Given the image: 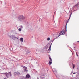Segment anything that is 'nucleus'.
<instances>
[{
    "label": "nucleus",
    "mask_w": 79,
    "mask_h": 79,
    "mask_svg": "<svg viewBox=\"0 0 79 79\" xmlns=\"http://www.w3.org/2000/svg\"><path fill=\"white\" fill-rule=\"evenodd\" d=\"M25 18L23 15H20L18 17V21H22V20H23Z\"/></svg>",
    "instance_id": "obj_1"
},
{
    "label": "nucleus",
    "mask_w": 79,
    "mask_h": 79,
    "mask_svg": "<svg viewBox=\"0 0 79 79\" xmlns=\"http://www.w3.org/2000/svg\"><path fill=\"white\" fill-rule=\"evenodd\" d=\"M65 32H66L65 30H63L60 33H59V35L60 36L62 35H64V34H65Z\"/></svg>",
    "instance_id": "obj_2"
},
{
    "label": "nucleus",
    "mask_w": 79,
    "mask_h": 79,
    "mask_svg": "<svg viewBox=\"0 0 79 79\" xmlns=\"http://www.w3.org/2000/svg\"><path fill=\"white\" fill-rule=\"evenodd\" d=\"M20 73L19 72L14 73V74L16 75L19 76V75H20Z\"/></svg>",
    "instance_id": "obj_3"
},
{
    "label": "nucleus",
    "mask_w": 79,
    "mask_h": 79,
    "mask_svg": "<svg viewBox=\"0 0 79 79\" xmlns=\"http://www.w3.org/2000/svg\"><path fill=\"white\" fill-rule=\"evenodd\" d=\"M49 58L50 59V60H49V64L50 65V64H51L52 63V58H51V57H49Z\"/></svg>",
    "instance_id": "obj_4"
},
{
    "label": "nucleus",
    "mask_w": 79,
    "mask_h": 79,
    "mask_svg": "<svg viewBox=\"0 0 79 79\" xmlns=\"http://www.w3.org/2000/svg\"><path fill=\"white\" fill-rule=\"evenodd\" d=\"M2 74H5L6 76V77H7V78H8V77H9V75L8 73H2Z\"/></svg>",
    "instance_id": "obj_5"
},
{
    "label": "nucleus",
    "mask_w": 79,
    "mask_h": 79,
    "mask_svg": "<svg viewBox=\"0 0 79 79\" xmlns=\"http://www.w3.org/2000/svg\"><path fill=\"white\" fill-rule=\"evenodd\" d=\"M24 68L23 69L24 70V72H27V67H26L25 66L23 67Z\"/></svg>",
    "instance_id": "obj_6"
},
{
    "label": "nucleus",
    "mask_w": 79,
    "mask_h": 79,
    "mask_svg": "<svg viewBox=\"0 0 79 79\" xmlns=\"http://www.w3.org/2000/svg\"><path fill=\"white\" fill-rule=\"evenodd\" d=\"M31 78V76L29 74H27L26 75V78Z\"/></svg>",
    "instance_id": "obj_7"
},
{
    "label": "nucleus",
    "mask_w": 79,
    "mask_h": 79,
    "mask_svg": "<svg viewBox=\"0 0 79 79\" xmlns=\"http://www.w3.org/2000/svg\"><path fill=\"white\" fill-rule=\"evenodd\" d=\"M12 39H18V37H16L14 35H12Z\"/></svg>",
    "instance_id": "obj_8"
},
{
    "label": "nucleus",
    "mask_w": 79,
    "mask_h": 79,
    "mask_svg": "<svg viewBox=\"0 0 79 79\" xmlns=\"http://www.w3.org/2000/svg\"><path fill=\"white\" fill-rule=\"evenodd\" d=\"M8 74H9V77H11L12 75L11 74V72H9Z\"/></svg>",
    "instance_id": "obj_9"
},
{
    "label": "nucleus",
    "mask_w": 79,
    "mask_h": 79,
    "mask_svg": "<svg viewBox=\"0 0 79 79\" xmlns=\"http://www.w3.org/2000/svg\"><path fill=\"white\" fill-rule=\"evenodd\" d=\"M79 5V2L77 3V4H76L75 6V7H77V6H78V5Z\"/></svg>",
    "instance_id": "obj_10"
},
{
    "label": "nucleus",
    "mask_w": 79,
    "mask_h": 79,
    "mask_svg": "<svg viewBox=\"0 0 79 79\" xmlns=\"http://www.w3.org/2000/svg\"><path fill=\"white\" fill-rule=\"evenodd\" d=\"M20 40L21 42H23V38H20Z\"/></svg>",
    "instance_id": "obj_11"
},
{
    "label": "nucleus",
    "mask_w": 79,
    "mask_h": 79,
    "mask_svg": "<svg viewBox=\"0 0 79 79\" xmlns=\"http://www.w3.org/2000/svg\"><path fill=\"white\" fill-rule=\"evenodd\" d=\"M50 50H51V46H50V47H49V48L48 50V51H50Z\"/></svg>",
    "instance_id": "obj_12"
},
{
    "label": "nucleus",
    "mask_w": 79,
    "mask_h": 79,
    "mask_svg": "<svg viewBox=\"0 0 79 79\" xmlns=\"http://www.w3.org/2000/svg\"><path fill=\"white\" fill-rule=\"evenodd\" d=\"M30 52L29 51H28L27 52H26V54H27H27H28V53H30Z\"/></svg>",
    "instance_id": "obj_13"
},
{
    "label": "nucleus",
    "mask_w": 79,
    "mask_h": 79,
    "mask_svg": "<svg viewBox=\"0 0 79 79\" xmlns=\"http://www.w3.org/2000/svg\"><path fill=\"white\" fill-rule=\"evenodd\" d=\"M9 37H10V38H12V37H13V35H10L9 36Z\"/></svg>",
    "instance_id": "obj_14"
},
{
    "label": "nucleus",
    "mask_w": 79,
    "mask_h": 79,
    "mask_svg": "<svg viewBox=\"0 0 79 79\" xmlns=\"http://www.w3.org/2000/svg\"><path fill=\"white\" fill-rule=\"evenodd\" d=\"M18 30L20 32H21V28L19 29Z\"/></svg>",
    "instance_id": "obj_15"
},
{
    "label": "nucleus",
    "mask_w": 79,
    "mask_h": 79,
    "mask_svg": "<svg viewBox=\"0 0 79 79\" xmlns=\"http://www.w3.org/2000/svg\"><path fill=\"white\" fill-rule=\"evenodd\" d=\"M48 44L46 46V48H48Z\"/></svg>",
    "instance_id": "obj_16"
},
{
    "label": "nucleus",
    "mask_w": 79,
    "mask_h": 79,
    "mask_svg": "<svg viewBox=\"0 0 79 79\" xmlns=\"http://www.w3.org/2000/svg\"><path fill=\"white\" fill-rule=\"evenodd\" d=\"M74 67H75V66L73 64V69H74Z\"/></svg>",
    "instance_id": "obj_17"
},
{
    "label": "nucleus",
    "mask_w": 79,
    "mask_h": 79,
    "mask_svg": "<svg viewBox=\"0 0 79 79\" xmlns=\"http://www.w3.org/2000/svg\"><path fill=\"white\" fill-rule=\"evenodd\" d=\"M54 71L55 72V73H56V69H54Z\"/></svg>",
    "instance_id": "obj_18"
},
{
    "label": "nucleus",
    "mask_w": 79,
    "mask_h": 79,
    "mask_svg": "<svg viewBox=\"0 0 79 79\" xmlns=\"http://www.w3.org/2000/svg\"><path fill=\"white\" fill-rule=\"evenodd\" d=\"M47 40L48 41H49L50 40V38H48L47 39Z\"/></svg>",
    "instance_id": "obj_19"
},
{
    "label": "nucleus",
    "mask_w": 79,
    "mask_h": 79,
    "mask_svg": "<svg viewBox=\"0 0 79 79\" xmlns=\"http://www.w3.org/2000/svg\"><path fill=\"white\" fill-rule=\"evenodd\" d=\"M20 27H21V29L23 28V26H20Z\"/></svg>",
    "instance_id": "obj_20"
},
{
    "label": "nucleus",
    "mask_w": 79,
    "mask_h": 79,
    "mask_svg": "<svg viewBox=\"0 0 79 79\" xmlns=\"http://www.w3.org/2000/svg\"><path fill=\"white\" fill-rule=\"evenodd\" d=\"M71 14L70 15V17L69 18V19H68V21H69V19H70V17H71Z\"/></svg>",
    "instance_id": "obj_21"
},
{
    "label": "nucleus",
    "mask_w": 79,
    "mask_h": 79,
    "mask_svg": "<svg viewBox=\"0 0 79 79\" xmlns=\"http://www.w3.org/2000/svg\"><path fill=\"white\" fill-rule=\"evenodd\" d=\"M57 38H55L54 39V40H53V41H54V40H55V39H57Z\"/></svg>",
    "instance_id": "obj_22"
},
{
    "label": "nucleus",
    "mask_w": 79,
    "mask_h": 79,
    "mask_svg": "<svg viewBox=\"0 0 79 79\" xmlns=\"http://www.w3.org/2000/svg\"><path fill=\"white\" fill-rule=\"evenodd\" d=\"M76 74V72H74L73 73V74Z\"/></svg>",
    "instance_id": "obj_23"
},
{
    "label": "nucleus",
    "mask_w": 79,
    "mask_h": 79,
    "mask_svg": "<svg viewBox=\"0 0 79 79\" xmlns=\"http://www.w3.org/2000/svg\"><path fill=\"white\" fill-rule=\"evenodd\" d=\"M65 29L66 30V26H65Z\"/></svg>",
    "instance_id": "obj_24"
},
{
    "label": "nucleus",
    "mask_w": 79,
    "mask_h": 79,
    "mask_svg": "<svg viewBox=\"0 0 79 79\" xmlns=\"http://www.w3.org/2000/svg\"><path fill=\"white\" fill-rule=\"evenodd\" d=\"M76 55L77 56H78V55H77V53H76Z\"/></svg>",
    "instance_id": "obj_25"
},
{
    "label": "nucleus",
    "mask_w": 79,
    "mask_h": 79,
    "mask_svg": "<svg viewBox=\"0 0 79 79\" xmlns=\"http://www.w3.org/2000/svg\"><path fill=\"white\" fill-rule=\"evenodd\" d=\"M77 42H79V41H78Z\"/></svg>",
    "instance_id": "obj_26"
},
{
    "label": "nucleus",
    "mask_w": 79,
    "mask_h": 79,
    "mask_svg": "<svg viewBox=\"0 0 79 79\" xmlns=\"http://www.w3.org/2000/svg\"><path fill=\"white\" fill-rule=\"evenodd\" d=\"M21 67H23V66H21Z\"/></svg>",
    "instance_id": "obj_27"
},
{
    "label": "nucleus",
    "mask_w": 79,
    "mask_h": 79,
    "mask_svg": "<svg viewBox=\"0 0 79 79\" xmlns=\"http://www.w3.org/2000/svg\"><path fill=\"white\" fill-rule=\"evenodd\" d=\"M74 48H75V47H74Z\"/></svg>",
    "instance_id": "obj_28"
},
{
    "label": "nucleus",
    "mask_w": 79,
    "mask_h": 79,
    "mask_svg": "<svg viewBox=\"0 0 79 79\" xmlns=\"http://www.w3.org/2000/svg\"><path fill=\"white\" fill-rule=\"evenodd\" d=\"M53 42V41H52V42Z\"/></svg>",
    "instance_id": "obj_29"
}]
</instances>
